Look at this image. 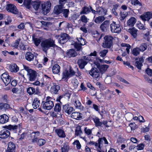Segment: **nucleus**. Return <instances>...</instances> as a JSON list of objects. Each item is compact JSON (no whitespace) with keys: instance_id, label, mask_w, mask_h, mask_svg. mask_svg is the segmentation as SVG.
I'll list each match as a JSON object with an SVG mask.
<instances>
[{"instance_id":"603ef678","label":"nucleus","mask_w":152,"mask_h":152,"mask_svg":"<svg viewBox=\"0 0 152 152\" xmlns=\"http://www.w3.org/2000/svg\"><path fill=\"white\" fill-rule=\"evenodd\" d=\"M127 15V14L126 12H120V20L121 21L124 20Z\"/></svg>"},{"instance_id":"79ce46f5","label":"nucleus","mask_w":152,"mask_h":152,"mask_svg":"<svg viewBox=\"0 0 152 152\" xmlns=\"http://www.w3.org/2000/svg\"><path fill=\"white\" fill-rule=\"evenodd\" d=\"M140 51L138 47L133 48L131 53L134 56H137L140 54Z\"/></svg>"},{"instance_id":"72a5a7b5","label":"nucleus","mask_w":152,"mask_h":152,"mask_svg":"<svg viewBox=\"0 0 152 152\" xmlns=\"http://www.w3.org/2000/svg\"><path fill=\"white\" fill-rule=\"evenodd\" d=\"M136 19L134 17H131L127 21V24L131 27L133 26L136 22Z\"/></svg>"},{"instance_id":"ea45409f","label":"nucleus","mask_w":152,"mask_h":152,"mask_svg":"<svg viewBox=\"0 0 152 152\" xmlns=\"http://www.w3.org/2000/svg\"><path fill=\"white\" fill-rule=\"evenodd\" d=\"M31 0H24L23 5L26 8L29 9L31 7Z\"/></svg>"},{"instance_id":"f704fd0d","label":"nucleus","mask_w":152,"mask_h":152,"mask_svg":"<svg viewBox=\"0 0 152 152\" xmlns=\"http://www.w3.org/2000/svg\"><path fill=\"white\" fill-rule=\"evenodd\" d=\"M55 132L59 137L64 138L66 137L64 131L61 129H56Z\"/></svg>"},{"instance_id":"4c0bfd02","label":"nucleus","mask_w":152,"mask_h":152,"mask_svg":"<svg viewBox=\"0 0 152 152\" xmlns=\"http://www.w3.org/2000/svg\"><path fill=\"white\" fill-rule=\"evenodd\" d=\"M93 120L95 124V126L96 127H102V123L100 121V119L98 117H96L94 118Z\"/></svg>"},{"instance_id":"338daca9","label":"nucleus","mask_w":152,"mask_h":152,"mask_svg":"<svg viewBox=\"0 0 152 152\" xmlns=\"http://www.w3.org/2000/svg\"><path fill=\"white\" fill-rule=\"evenodd\" d=\"M145 145L143 143H141L138 145L137 146L138 150H142L143 149Z\"/></svg>"},{"instance_id":"c85d7f7f","label":"nucleus","mask_w":152,"mask_h":152,"mask_svg":"<svg viewBox=\"0 0 152 152\" xmlns=\"http://www.w3.org/2000/svg\"><path fill=\"white\" fill-rule=\"evenodd\" d=\"M105 35L104 34H100L97 31H96V35L94 37L96 41L98 43H99L101 40H103L102 39H103V38L104 37Z\"/></svg>"},{"instance_id":"680f3d73","label":"nucleus","mask_w":152,"mask_h":152,"mask_svg":"<svg viewBox=\"0 0 152 152\" xmlns=\"http://www.w3.org/2000/svg\"><path fill=\"white\" fill-rule=\"evenodd\" d=\"M69 147L67 145H64L61 148L62 152H68V151Z\"/></svg>"},{"instance_id":"864d4df0","label":"nucleus","mask_w":152,"mask_h":152,"mask_svg":"<svg viewBox=\"0 0 152 152\" xmlns=\"http://www.w3.org/2000/svg\"><path fill=\"white\" fill-rule=\"evenodd\" d=\"M84 132L85 134L88 135V137H89L92 134V130L90 129H87V127L85 128Z\"/></svg>"},{"instance_id":"a19ab883","label":"nucleus","mask_w":152,"mask_h":152,"mask_svg":"<svg viewBox=\"0 0 152 152\" xmlns=\"http://www.w3.org/2000/svg\"><path fill=\"white\" fill-rule=\"evenodd\" d=\"M10 108V105L7 103H1L0 104L1 110H6Z\"/></svg>"},{"instance_id":"13d9d810","label":"nucleus","mask_w":152,"mask_h":152,"mask_svg":"<svg viewBox=\"0 0 152 152\" xmlns=\"http://www.w3.org/2000/svg\"><path fill=\"white\" fill-rule=\"evenodd\" d=\"M99 69L100 72L103 73L106 71L109 67H97Z\"/></svg>"},{"instance_id":"052dcab7","label":"nucleus","mask_w":152,"mask_h":152,"mask_svg":"<svg viewBox=\"0 0 152 152\" xmlns=\"http://www.w3.org/2000/svg\"><path fill=\"white\" fill-rule=\"evenodd\" d=\"M20 40V38L16 39L13 44V47L15 48H17L19 45Z\"/></svg>"},{"instance_id":"4d7b16f0","label":"nucleus","mask_w":152,"mask_h":152,"mask_svg":"<svg viewBox=\"0 0 152 152\" xmlns=\"http://www.w3.org/2000/svg\"><path fill=\"white\" fill-rule=\"evenodd\" d=\"M73 144L76 145V147L77 149H80L81 148V145L78 140H76L73 143Z\"/></svg>"},{"instance_id":"e2e57ef3","label":"nucleus","mask_w":152,"mask_h":152,"mask_svg":"<svg viewBox=\"0 0 152 152\" xmlns=\"http://www.w3.org/2000/svg\"><path fill=\"white\" fill-rule=\"evenodd\" d=\"M80 20L83 23H87L88 22L87 18L85 15L81 16Z\"/></svg>"},{"instance_id":"3c124183","label":"nucleus","mask_w":152,"mask_h":152,"mask_svg":"<svg viewBox=\"0 0 152 152\" xmlns=\"http://www.w3.org/2000/svg\"><path fill=\"white\" fill-rule=\"evenodd\" d=\"M62 12L63 15V16L65 18H67L69 12V10L68 9H63Z\"/></svg>"},{"instance_id":"37998d69","label":"nucleus","mask_w":152,"mask_h":152,"mask_svg":"<svg viewBox=\"0 0 152 152\" xmlns=\"http://www.w3.org/2000/svg\"><path fill=\"white\" fill-rule=\"evenodd\" d=\"M90 12V10L89 8L84 6L82 8V10L80 12V14H87Z\"/></svg>"},{"instance_id":"8fccbe9b","label":"nucleus","mask_w":152,"mask_h":152,"mask_svg":"<svg viewBox=\"0 0 152 152\" xmlns=\"http://www.w3.org/2000/svg\"><path fill=\"white\" fill-rule=\"evenodd\" d=\"M46 142L45 140L42 139H40L38 140L37 142V144L40 146H41L44 145Z\"/></svg>"},{"instance_id":"f257e3e1","label":"nucleus","mask_w":152,"mask_h":152,"mask_svg":"<svg viewBox=\"0 0 152 152\" xmlns=\"http://www.w3.org/2000/svg\"><path fill=\"white\" fill-rule=\"evenodd\" d=\"M77 72L79 75L80 72L78 71V68L77 67H68L63 73L62 79H68L74 75Z\"/></svg>"},{"instance_id":"f03ea898","label":"nucleus","mask_w":152,"mask_h":152,"mask_svg":"<svg viewBox=\"0 0 152 152\" xmlns=\"http://www.w3.org/2000/svg\"><path fill=\"white\" fill-rule=\"evenodd\" d=\"M41 45L43 51L47 52L49 49L51 48L54 47L56 45L53 39L49 38L42 41Z\"/></svg>"},{"instance_id":"9b49d317","label":"nucleus","mask_w":152,"mask_h":152,"mask_svg":"<svg viewBox=\"0 0 152 152\" xmlns=\"http://www.w3.org/2000/svg\"><path fill=\"white\" fill-rule=\"evenodd\" d=\"M89 58L88 57L84 56L82 57L81 59H79L77 61L79 66H85L89 61H91V60L89 59Z\"/></svg>"},{"instance_id":"c03bdc74","label":"nucleus","mask_w":152,"mask_h":152,"mask_svg":"<svg viewBox=\"0 0 152 152\" xmlns=\"http://www.w3.org/2000/svg\"><path fill=\"white\" fill-rule=\"evenodd\" d=\"M140 51L143 52L145 51L147 48V44L146 43H143L139 47H138Z\"/></svg>"},{"instance_id":"c9c22d12","label":"nucleus","mask_w":152,"mask_h":152,"mask_svg":"<svg viewBox=\"0 0 152 152\" xmlns=\"http://www.w3.org/2000/svg\"><path fill=\"white\" fill-rule=\"evenodd\" d=\"M40 104V101L39 99L37 98H35L32 103V106L34 109H37L39 107Z\"/></svg>"},{"instance_id":"e433bc0d","label":"nucleus","mask_w":152,"mask_h":152,"mask_svg":"<svg viewBox=\"0 0 152 152\" xmlns=\"http://www.w3.org/2000/svg\"><path fill=\"white\" fill-rule=\"evenodd\" d=\"M105 19V18L103 16H99L96 17L94 19L95 22L97 24H100L102 23Z\"/></svg>"},{"instance_id":"58836bf2","label":"nucleus","mask_w":152,"mask_h":152,"mask_svg":"<svg viewBox=\"0 0 152 152\" xmlns=\"http://www.w3.org/2000/svg\"><path fill=\"white\" fill-rule=\"evenodd\" d=\"M32 39L35 45L37 46H38L41 42L40 39L39 38L35 37L34 35L32 36Z\"/></svg>"},{"instance_id":"6e6d98bb","label":"nucleus","mask_w":152,"mask_h":152,"mask_svg":"<svg viewBox=\"0 0 152 152\" xmlns=\"http://www.w3.org/2000/svg\"><path fill=\"white\" fill-rule=\"evenodd\" d=\"M60 67H53L52 71L53 73L58 74L60 71Z\"/></svg>"},{"instance_id":"aec40b11","label":"nucleus","mask_w":152,"mask_h":152,"mask_svg":"<svg viewBox=\"0 0 152 152\" xmlns=\"http://www.w3.org/2000/svg\"><path fill=\"white\" fill-rule=\"evenodd\" d=\"M98 148H101L103 145L104 143L105 144H108V143L106 138L103 137L99 138L98 140Z\"/></svg>"},{"instance_id":"69168bd1","label":"nucleus","mask_w":152,"mask_h":152,"mask_svg":"<svg viewBox=\"0 0 152 152\" xmlns=\"http://www.w3.org/2000/svg\"><path fill=\"white\" fill-rule=\"evenodd\" d=\"M145 72L147 74L150 76H152V69L148 68H147L145 71Z\"/></svg>"},{"instance_id":"4468645a","label":"nucleus","mask_w":152,"mask_h":152,"mask_svg":"<svg viewBox=\"0 0 152 152\" xmlns=\"http://www.w3.org/2000/svg\"><path fill=\"white\" fill-rule=\"evenodd\" d=\"M110 21L106 20L100 25V28L102 32H106L109 29Z\"/></svg>"},{"instance_id":"1a4fd4ad","label":"nucleus","mask_w":152,"mask_h":152,"mask_svg":"<svg viewBox=\"0 0 152 152\" xmlns=\"http://www.w3.org/2000/svg\"><path fill=\"white\" fill-rule=\"evenodd\" d=\"M6 9L7 12L15 15L18 14L19 12L16 6L11 4H7L6 6Z\"/></svg>"},{"instance_id":"a18cd8bd","label":"nucleus","mask_w":152,"mask_h":152,"mask_svg":"<svg viewBox=\"0 0 152 152\" xmlns=\"http://www.w3.org/2000/svg\"><path fill=\"white\" fill-rule=\"evenodd\" d=\"M54 111L56 112H59L61 110V107L60 103H57L56 104L54 108Z\"/></svg>"},{"instance_id":"f3484780","label":"nucleus","mask_w":152,"mask_h":152,"mask_svg":"<svg viewBox=\"0 0 152 152\" xmlns=\"http://www.w3.org/2000/svg\"><path fill=\"white\" fill-rule=\"evenodd\" d=\"M67 57H75L76 56L77 54L75 50L73 49H70L67 50L66 53Z\"/></svg>"},{"instance_id":"20e7f679","label":"nucleus","mask_w":152,"mask_h":152,"mask_svg":"<svg viewBox=\"0 0 152 152\" xmlns=\"http://www.w3.org/2000/svg\"><path fill=\"white\" fill-rule=\"evenodd\" d=\"M28 67H24V68L27 72V75L30 81H33L36 80L37 76L36 72L31 69H28Z\"/></svg>"},{"instance_id":"39448f33","label":"nucleus","mask_w":152,"mask_h":152,"mask_svg":"<svg viewBox=\"0 0 152 152\" xmlns=\"http://www.w3.org/2000/svg\"><path fill=\"white\" fill-rule=\"evenodd\" d=\"M50 98V97L48 96L46 98L45 102H42L41 106H42V108L44 110H50L53 107V102L49 99Z\"/></svg>"},{"instance_id":"2eb2a0df","label":"nucleus","mask_w":152,"mask_h":152,"mask_svg":"<svg viewBox=\"0 0 152 152\" xmlns=\"http://www.w3.org/2000/svg\"><path fill=\"white\" fill-rule=\"evenodd\" d=\"M51 88L50 89L51 93L53 94H57L58 91L60 88V86L56 83H53L51 84Z\"/></svg>"},{"instance_id":"5701e85b","label":"nucleus","mask_w":152,"mask_h":152,"mask_svg":"<svg viewBox=\"0 0 152 152\" xmlns=\"http://www.w3.org/2000/svg\"><path fill=\"white\" fill-rule=\"evenodd\" d=\"M100 63H103V61L99 58H93V64L96 66H109L108 65H103L101 66L99 62Z\"/></svg>"},{"instance_id":"5fc2aeb1","label":"nucleus","mask_w":152,"mask_h":152,"mask_svg":"<svg viewBox=\"0 0 152 152\" xmlns=\"http://www.w3.org/2000/svg\"><path fill=\"white\" fill-rule=\"evenodd\" d=\"M137 27L140 29L145 30L146 29L145 27L140 22L137 24Z\"/></svg>"},{"instance_id":"412c9836","label":"nucleus","mask_w":152,"mask_h":152,"mask_svg":"<svg viewBox=\"0 0 152 152\" xmlns=\"http://www.w3.org/2000/svg\"><path fill=\"white\" fill-rule=\"evenodd\" d=\"M83 41V42L86 41V40L83 39V38H81L80 39V42L79 41H78L79 43H77V42H75L74 44V48L76 49L77 51H80L81 49H82V47L81 45H83L85 44V43L84 44L81 43V41Z\"/></svg>"},{"instance_id":"6e6552de","label":"nucleus","mask_w":152,"mask_h":152,"mask_svg":"<svg viewBox=\"0 0 152 152\" xmlns=\"http://www.w3.org/2000/svg\"><path fill=\"white\" fill-rule=\"evenodd\" d=\"M70 38L69 35L66 33H61L57 37L59 43L61 44H64Z\"/></svg>"},{"instance_id":"a211bd4d","label":"nucleus","mask_w":152,"mask_h":152,"mask_svg":"<svg viewBox=\"0 0 152 152\" xmlns=\"http://www.w3.org/2000/svg\"><path fill=\"white\" fill-rule=\"evenodd\" d=\"M40 134V132L39 131L34 132H32L31 134V137L32 139L31 142L33 143L37 142L38 140V137Z\"/></svg>"},{"instance_id":"0e129e2a","label":"nucleus","mask_w":152,"mask_h":152,"mask_svg":"<svg viewBox=\"0 0 152 152\" xmlns=\"http://www.w3.org/2000/svg\"><path fill=\"white\" fill-rule=\"evenodd\" d=\"M10 70L11 72H17L19 70V67H10Z\"/></svg>"},{"instance_id":"de8ad7c7","label":"nucleus","mask_w":152,"mask_h":152,"mask_svg":"<svg viewBox=\"0 0 152 152\" xmlns=\"http://www.w3.org/2000/svg\"><path fill=\"white\" fill-rule=\"evenodd\" d=\"M27 91L29 95H32L34 94L35 92V88L32 87H29L27 88Z\"/></svg>"},{"instance_id":"b1692460","label":"nucleus","mask_w":152,"mask_h":152,"mask_svg":"<svg viewBox=\"0 0 152 152\" xmlns=\"http://www.w3.org/2000/svg\"><path fill=\"white\" fill-rule=\"evenodd\" d=\"M15 145L14 143L12 142H10L8 144V148L6 152H15Z\"/></svg>"},{"instance_id":"bb28decb","label":"nucleus","mask_w":152,"mask_h":152,"mask_svg":"<svg viewBox=\"0 0 152 152\" xmlns=\"http://www.w3.org/2000/svg\"><path fill=\"white\" fill-rule=\"evenodd\" d=\"M97 12L99 15L104 16L107 14V10L105 8L102 7H97Z\"/></svg>"},{"instance_id":"423d86ee","label":"nucleus","mask_w":152,"mask_h":152,"mask_svg":"<svg viewBox=\"0 0 152 152\" xmlns=\"http://www.w3.org/2000/svg\"><path fill=\"white\" fill-rule=\"evenodd\" d=\"M110 31L112 33H119L121 30V26L119 24L116 23V22L113 21L110 24Z\"/></svg>"},{"instance_id":"f8f14e48","label":"nucleus","mask_w":152,"mask_h":152,"mask_svg":"<svg viewBox=\"0 0 152 152\" xmlns=\"http://www.w3.org/2000/svg\"><path fill=\"white\" fill-rule=\"evenodd\" d=\"M140 18L143 21L145 22L147 21L148 22L150 19L152 18V12H145L140 16Z\"/></svg>"},{"instance_id":"393cba45","label":"nucleus","mask_w":152,"mask_h":152,"mask_svg":"<svg viewBox=\"0 0 152 152\" xmlns=\"http://www.w3.org/2000/svg\"><path fill=\"white\" fill-rule=\"evenodd\" d=\"M82 114L79 112H74L72 113L71 115V117L77 120H80L82 119Z\"/></svg>"},{"instance_id":"774afa93","label":"nucleus","mask_w":152,"mask_h":152,"mask_svg":"<svg viewBox=\"0 0 152 152\" xmlns=\"http://www.w3.org/2000/svg\"><path fill=\"white\" fill-rule=\"evenodd\" d=\"M110 74L112 75H115L116 72V70L114 67L110 68Z\"/></svg>"},{"instance_id":"7c9ffc66","label":"nucleus","mask_w":152,"mask_h":152,"mask_svg":"<svg viewBox=\"0 0 152 152\" xmlns=\"http://www.w3.org/2000/svg\"><path fill=\"white\" fill-rule=\"evenodd\" d=\"M41 4V1L39 0L33 1L31 2V5L33 8L35 10H37L39 8Z\"/></svg>"},{"instance_id":"09e8293b","label":"nucleus","mask_w":152,"mask_h":152,"mask_svg":"<svg viewBox=\"0 0 152 152\" xmlns=\"http://www.w3.org/2000/svg\"><path fill=\"white\" fill-rule=\"evenodd\" d=\"M82 134V132L81 130L80 127H77L75 130V135L77 136H78L79 135H80Z\"/></svg>"},{"instance_id":"ddd939ff","label":"nucleus","mask_w":152,"mask_h":152,"mask_svg":"<svg viewBox=\"0 0 152 152\" xmlns=\"http://www.w3.org/2000/svg\"><path fill=\"white\" fill-rule=\"evenodd\" d=\"M74 111L73 108L68 104H66L63 106L62 111L66 114L70 115Z\"/></svg>"},{"instance_id":"a878e982","label":"nucleus","mask_w":152,"mask_h":152,"mask_svg":"<svg viewBox=\"0 0 152 152\" xmlns=\"http://www.w3.org/2000/svg\"><path fill=\"white\" fill-rule=\"evenodd\" d=\"M61 5H56L54 7L53 11L54 13L57 15H59L62 13V8H63Z\"/></svg>"},{"instance_id":"2f4dec72","label":"nucleus","mask_w":152,"mask_h":152,"mask_svg":"<svg viewBox=\"0 0 152 152\" xmlns=\"http://www.w3.org/2000/svg\"><path fill=\"white\" fill-rule=\"evenodd\" d=\"M74 104L76 109L83 110L84 107L82 105L81 102L77 98L75 99Z\"/></svg>"},{"instance_id":"4be33fe9","label":"nucleus","mask_w":152,"mask_h":152,"mask_svg":"<svg viewBox=\"0 0 152 152\" xmlns=\"http://www.w3.org/2000/svg\"><path fill=\"white\" fill-rule=\"evenodd\" d=\"M10 135V132L7 130L4 129L0 132V138L5 139L7 138Z\"/></svg>"},{"instance_id":"0eeeda50","label":"nucleus","mask_w":152,"mask_h":152,"mask_svg":"<svg viewBox=\"0 0 152 152\" xmlns=\"http://www.w3.org/2000/svg\"><path fill=\"white\" fill-rule=\"evenodd\" d=\"M1 80L4 83L5 86H7L11 81L12 79L7 72L1 74L0 76Z\"/></svg>"},{"instance_id":"bf43d9fd","label":"nucleus","mask_w":152,"mask_h":152,"mask_svg":"<svg viewBox=\"0 0 152 152\" xmlns=\"http://www.w3.org/2000/svg\"><path fill=\"white\" fill-rule=\"evenodd\" d=\"M108 52V50H104L100 52V56L102 57H104L106 55Z\"/></svg>"},{"instance_id":"473e14b6","label":"nucleus","mask_w":152,"mask_h":152,"mask_svg":"<svg viewBox=\"0 0 152 152\" xmlns=\"http://www.w3.org/2000/svg\"><path fill=\"white\" fill-rule=\"evenodd\" d=\"M34 55L31 52H28L26 53L25 55V58L26 60L29 61L34 60Z\"/></svg>"},{"instance_id":"6ab92c4d","label":"nucleus","mask_w":152,"mask_h":152,"mask_svg":"<svg viewBox=\"0 0 152 152\" xmlns=\"http://www.w3.org/2000/svg\"><path fill=\"white\" fill-rule=\"evenodd\" d=\"M135 62L134 65L135 66H142L143 63L144 62V59L143 56L137 57L135 59Z\"/></svg>"},{"instance_id":"7ed1b4c3","label":"nucleus","mask_w":152,"mask_h":152,"mask_svg":"<svg viewBox=\"0 0 152 152\" xmlns=\"http://www.w3.org/2000/svg\"><path fill=\"white\" fill-rule=\"evenodd\" d=\"M114 37L111 35H105L103 38L102 46L105 48H110L113 45Z\"/></svg>"},{"instance_id":"dca6fc26","label":"nucleus","mask_w":152,"mask_h":152,"mask_svg":"<svg viewBox=\"0 0 152 152\" xmlns=\"http://www.w3.org/2000/svg\"><path fill=\"white\" fill-rule=\"evenodd\" d=\"M89 74L93 77L98 78L99 76L100 72L97 67H94L90 72Z\"/></svg>"},{"instance_id":"49530a36","label":"nucleus","mask_w":152,"mask_h":152,"mask_svg":"<svg viewBox=\"0 0 152 152\" xmlns=\"http://www.w3.org/2000/svg\"><path fill=\"white\" fill-rule=\"evenodd\" d=\"M18 126L17 125H9L8 126H4V128L6 129H7L9 130H14L17 129Z\"/></svg>"},{"instance_id":"c756f323","label":"nucleus","mask_w":152,"mask_h":152,"mask_svg":"<svg viewBox=\"0 0 152 152\" xmlns=\"http://www.w3.org/2000/svg\"><path fill=\"white\" fill-rule=\"evenodd\" d=\"M9 120V117L7 115L4 114L0 116V123L1 124H5L8 122Z\"/></svg>"},{"instance_id":"cd10ccee","label":"nucleus","mask_w":152,"mask_h":152,"mask_svg":"<svg viewBox=\"0 0 152 152\" xmlns=\"http://www.w3.org/2000/svg\"><path fill=\"white\" fill-rule=\"evenodd\" d=\"M137 31L138 30L134 27L129 28L128 30V31L134 38H136L137 36Z\"/></svg>"},{"instance_id":"9d476101","label":"nucleus","mask_w":152,"mask_h":152,"mask_svg":"<svg viewBox=\"0 0 152 152\" xmlns=\"http://www.w3.org/2000/svg\"><path fill=\"white\" fill-rule=\"evenodd\" d=\"M51 3L48 1L41 4L42 10L43 14L46 15L49 13L51 9Z\"/></svg>"}]
</instances>
